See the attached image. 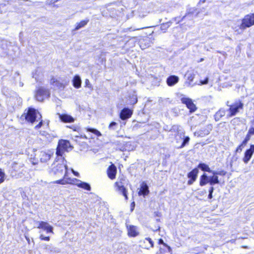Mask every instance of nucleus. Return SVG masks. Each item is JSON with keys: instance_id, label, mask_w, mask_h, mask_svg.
I'll return each instance as SVG.
<instances>
[{"instance_id": "72a5a7b5", "label": "nucleus", "mask_w": 254, "mask_h": 254, "mask_svg": "<svg viewBox=\"0 0 254 254\" xmlns=\"http://www.w3.org/2000/svg\"><path fill=\"white\" fill-rule=\"evenodd\" d=\"M144 242H146L148 243L149 246L148 248H152L154 246V243L153 241L152 240V239L150 238H146L144 240Z\"/></svg>"}, {"instance_id": "5fc2aeb1", "label": "nucleus", "mask_w": 254, "mask_h": 254, "mask_svg": "<svg viewBox=\"0 0 254 254\" xmlns=\"http://www.w3.org/2000/svg\"><path fill=\"white\" fill-rule=\"evenodd\" d=\"M208 198L209 199H211L212 198V193H209L208 195Z\"/></svg>"}, {"instance_id": "49530a36", "label": "nucleus", "mask_w": 254, "mask_h": 254, "mask_svg": "<svg viewBox=\"0 0 254 254\" xmlns=\"http://www.w3.org/2000/svg\"><path fill=\"white\" fill-rule=\"evenodd\" d=\"M252 136V135H251L250 134H249L248 132H247L244 139H245V140H247V141L249 142V141L251 139Z\"/></svg>"}, {"instance_id": "9d476101", "label": "nucleus", "mask_w": 254, "mask_h": 254, "mask_svg": "<svg viewBox=\"0 0 254 254\" xmlns=\"http://www.w3.org/2000/svg\"><path fill=\"white\" fill-rule=\"evenodd\" d=\"M114 187L116 188V190L120 192L124 196L125 200H127L128 199V191L124 185H122L121 182H115Z\"/></svg>"}, {"instance_id": "423d86ee", "label": "nucleus", "mask_w": 254, "mask_h": 254, "mask_svg": "<svg viewBox=\"0 0 254 254\" xmlns=\"http://www.w3.org/2000/svg\"><path fill=\"white\" fill-rule=\"evenodd\" d=\"M50 96V92L49 89L43 87H38L35 92V99L39 102H43L44 100Z\"/></svg>"}, {"instance_id": "f03ea898", "label": "nucleus", "mask_w": 254, "mask_h": 254, "mask_svg": "<svg viewBox=\"0 0 254 254\" xmlns=\"http://www.w3.org/2000/svg\"><path fill=\"white\" fill-rule=\"evenodd\" d=\"M39 114L41 113L36 109L29 107L25 110L21 118L24 117L26 121L33 124L36 121V118L39 117Z\"/></svg>"}, {"instance_id": "ddd939ff", "label": "nucleus", "mask_w": 254, "mask_h": 254, "mask_svg": "<svg viewBox=\"0 0 254 254\" xmlns=\"http://www.w3.org/2000/svg\"><path fill=\"white\" fill-rule=\"evenodd\" d=\"M133 111L132 110L128 108H124L120 113V118L122 120L128 119L131 117Z\"/></svg>"}, {"instance_id": "052dcab7", "label": "nucleus", "mask_w": 254, "mask_h": 254, "mask_svg": "<svg viewBox=\"0 0 254 254\" xmlns=\"http://www.w3.org/2000/svg\"><path fill=\"white\" fill-rule=\"evenodd\" d=\"M88 82H89V80L88 79H86V80H85L86 84L88 83Z\"/></svg>"}, {"instance_id": "864d4df0", "label": "nucleus", "mask_w": 254, "mask_h": 254, "mask_svg": "<svg viewBox=\"0 0 254 254\" xmlns=\"http://www.w3.org/2000/svg\"><path fill=\"white\" fill-rule=\"evenodd\" d=\"M72 173L75 176L78 177L79 176V173L77 172L74 171L73 170H72Z\"/></svg>"}, {"instance_id": "a878e982", "label": "nucleus", "mask_w": 254, "mask_h": 254, "mask_svg": "<svg viewBox=\"0 0 254 254\" xmlns=\"http://www.w3.org/2000/svg\"><path fill=\"white\" fill-rule=\"evenodd\" d=\"M86 130L88 132H92V133L94 134L97 137H99L102 135L101 133L99 130L96 129V128L87 127L86 128Z\"/></svg>"}, {"instance_id": "4468645a", "label": "nucleus", "mask_w": 254, "mask_h": 254, "mask_svg": "<svg viewBox=\"0 0 254 254\" xmlns=\"http://www.w3.org/2000/svg\"><path fill=\"white\" fill-rule=\"evenodd\" d=\"M117 173V167L114 164H111L107 170V174L108 178L111 180L115 179L116 177Z\"/></svg>"}, {"instance_id": "5701e85b", "label": "nucleus", "mask_w": 254, "mask_h": 254, "mask_svg": "<svg viewBox=\"0 0 254 254\" xmlns=\"http://www.w3.org/2000/svg\"><path fill=\"white\" fill-rule=\"evenodd\" d=\"M78 187L80 188H82L85 190H91V187L89 184L86 182H80L78 184H75Z\"/></svg>"}, {"instance_id": "58836bf2", "label": "nucleus", "mask_w": 254, "mask_h": 254, "mask_svg": "<svg viewBox=\"0 0 254 254\" xmlns=\"http://www.w3.org/2000/svg\"><path fill=\"white\" fill-rule=\"evenodd\" d=\"M244 147H243V146L241 145V144H240L236 148L235 152L236 153L241 152L242 151Z\"/></svg>"}, {"instance_id": "f257e3e1", "label": "nucleus", "mask_w": 254, "mask_h": 254, "mask_svg": "<svg viewBox=\"0 0 254 254\" xmlns=\"http://www.w3.org/2000/svg\"><path fill=\"white\" fill-rule=\"evenodd\" d=\"M197 168L204 172H208L213 175L209 177L205 173H203L199 178V185L201 187L204 186L207 184H209L211 186L218 184L219 183L218 175L224 176L227 174L224 170L218 172L213 171L209 166L204 163H199L197 165Z\"/></svg>"}, {"instance_id": "3c124183", "label": "nucleus", "mask_w": 254, "mask_h": 254, "mask_svg": "<svg viewBox=\"0 0 254 254\" xmlns=\"http://www.w3.org/2000/svg\"><path fill=\"white\" fill-rule=\"evenodd\" d=\"M214 188L213 187H210L209 188V190H208V191H209V193H213V192L214 191Z\"/></svg>"}, {"instance_id": "dca6fc26", "label": "nucleus", "mask_w": 254, "mask_h": 254, "mask_svg": "<svg viewBox=\"0 0 254 254\" xmlns=\"http://www.w3.org/2000/svg\"><path fill=\"white\" fill-rule=\"evenodd\" d=\"M59 119L61 122L64 123H71L75 121L74 118L66 114H60Z\"/></svg>"}, {"instance_id": "c756f323", "label": "nucleus", "mask_w": 254, "mask_h": 254, "mask_svg": "<svg viewBox=\"0 0 254 254\" xmlns=\"http://www.w3.org/2000/svg\"><path fill=\"white\" fill-rule=\"evenodd\" d=\"M39 123L35 127L36 129H39L43 125V121L42 120V116L41 114H39V117H38Z\"/></svg>"}, {"instance_id": "0e129e2a", "label": "nucleus", "mask_w": 254, "mask_h": 254, "mask_svg": "<svg viewBox=\"0 0 254 254\" xmlns=\"http://www.w3.org/2000/svg\"><path fill=\"white\" fill-rule=\"evenodd\" d=\"M137 99H135V103H136V102H137Z\"/></svg>"}, {"instance_id": "c85d7f7f", "label": "nucleus", "mask_w": 254, "mask_h": 254, "mask_svg": "<svg viewBox=\"0 0 254 254\" xmlns=\"http://www.w3.org/2000/svg\"><path fill=\"white\" fill-rule=\"evenodd\" d=\"M64 181L65 182V184H70V185H75V182L79 181L78 180L76 179H71L70 178H66L65 176V179H64Z\"/></svg>"}, {"instance_id": "4d7b16f0", "label": "nucleus", "mask_w": 254, "mask_h": 254, "mask_svg": "<svg viewBox=\"0 0 254 254\" xmlns=\"http://www.w3.org/2000/svg\"><path fill=\"white\" fill-rule=\"evenodd\" d=\"M209 133V131L208 130H207L206 132L204 133V134H208Z\"/></svg>"}, {"instance_id": "393cba45", "label": "nucleus", "mask_w": 254, "mask_h": 254, "mask_svg": "<svg viewBox=\"0 0 254 254\" xmlns=\"http://www.w3.org/2000/svg\"><path fill=\"white\" fill-rule=\"evenodd\" d=\"M171 249L170 246L164 243V244L160 247L159 251L161 253H165L166 252H170Z\"/></svg>"}, {"instance_id": "2eb2a0df", "label": "nucleus", "mask_w": 254, "mask_h": 254, "mask_svg": "<svg viewBox=\"0 0 254 254\" xmlns=\"http://www.w3.org/2000/svg\"><path fill=\"white\" fill-rule=\"evenodd\" d=\"M186 79L185 82L186 85L188 87H192L195 84L193 83V81L195 77V74L193 72L187 71L186 74Z\"/></svg>"}, {"instance_id": "412c9836", "label": "nucleus", "mask_w": 254, "mask_h": 254, "mask_svg": "<svg viewBox=\"0 0 254 254\" xmlns=\"http://www.w3.org/2000/svg\"><path fill=\"white\" fill-rule=\"evenodd\" d=\"M89 20L88 19H85L81 20L79 22L76 24L74 30L76 31L81 28L84 27L89 22Z\"/></svg>"}, {"instance_id": "39448f33", "label": "nucleus", "mask_w": 254, "mask_h": 254, "mask_svg": "<svg viewBox=\"0 0 254 254\" xmlns=\"http://www.w3.org/2000/svg\"><path fill=\"white\" fill-rule=\"evenodd\" d=\"M254 25V13H250L244 16L242 19V22L239 25L241 32L247 28Z\"/></svg>"}, {"instance_id": "09e8293b", "label": "nucleus", "mask_w": 254, "mask_h": 254, "mask_svg": "<svg viewBox=\"0 0 254 254\" xmlns=\"http://www.w3.org/2000/svg\"><path fill=\"white\" fill-rule=\"evenodd\" d=\"M248 141L247 140H245V139H244V140L242 141V142L240 143L242 146L243 147H245L247 144L248 143Z\"/></svg>"}, {"instance_id": "f3484780", "label": "nucleus", "mask_w": 254, "mask_h": 254, "mask_svg": "<svg viewBox=\"0 0 254 254\" xmlns=\"http://www.w3.org/2000/svg\"><path fill=\"white\" fill-rule=\"evenodd\" d=\"M127 235L129 237H135L138 235L139 233L136 226L129 225L127 227Z\"/></svg>"}, {"instance_id": "f704fd0d", "label": "nucleus", "mask_w": 254, "mask_h": 254, "mask_svg": "<svg viewBox=\"0 0 254 254\" xmlns=\"http://www.w3.org/2000/svg\"><path fill=\"white\" fill-rule=\"evenodd\" d=\"M59 82L55 77L52 76L50 79V84L56 86V84Z\"/></svg>"}, {"instance_id": "a211bd4d", "label": "nucleus", "mask_w": 254, "mask_h": 254, "mask_svg": "<svg viewBox=\"0 0 254 254\" xmlns=\"http://www.w3.org/2000/svg\"><path fill=\"white\" fill-rule=\"evenodd\" d=\"M149 190L148 187L145 182H142L140 185V188L138 191V194L139 195L145 196L148 194Z\"/></svg>"}, {"instance_id": "a18cd8bd", "label": "nucleus", "mask_w": 254, "mask_h": 254, "mask_svg": "<svg viewBox=\"0 0 254 254\" xmlns=\"http://www.w3.org/2000/svg\"><path fill=\"white\" fill-rule=\"evenodd\" d=\"M208 83V78L206 77L203 80L200 81V85L206 84Z\"/></svg>"}, {"instance_id": "de8ad7c7", "label": "nucleus", "mask_w": 254, "mask_h": 254, "mask_svg": "<svg viewBox=\"0 0 254 254\" xmlns=\"http://www.w3.org/2000/svg\"><path fill=\"white\" fill-rule=\"evenodd\" d=\"M125 181V178L122 177L121 178H120L119 181H117L116 182H121L122 185H124Z\"/></svg>"}, {"instance_id": "4be33fe9", "label": "nucleus", "mask_w": 254, "mask_h": 254, "mask_svg": "<svg viewBox=\"0 0 254 254\" xmlns=\"http://www.w3.org/2000/svg\"><path fill=\"white\" fill-rule=\"evenodd\" d=\"M172 24L171 21L162 23L160 25V29L163 33H165L168 29L171 26Z\"/></svg>"}, {"instance_id": "bf43d9fd", "label": "nucleus", "mask_w": 254, "mask_h": 254, "mask_svg": "<svg viewBox=\"0 0 254 254\" xmlns=\"http://www.w3.org/2000/svg\"><path fill=\"white\" fill-rule=\"evenodd\" d=\"M156 221H157V222H160V218H157V219H156Z\"/></svg>"}, {"instance_id": "b1692460", "label": "nucleus", "mask_w": 254, "mask_h": 254, "mask_svg": "<svg viewBox=\"0 0 254 254\" xmlns=\"http://www.w3.org/2000/svg\"><path fill=\"white\" fill-rule=\"evenodd\" d=\"M207 247L205 246L203 247H196L192 249V253L194 254H199L204 252L206 250Z\"/></svg>"}, {"instance_id": "4c0bfd02", "label": "nucleus", "mask_w": 254, "mask_h": 254, "mask_svg": "<svg viewBox=\"0 0 254 254\" xmlns=\"http://www.w3.org/2000/svg\"><path fill=\"white\" fill-rule=\"evenodd\" d=\"M54 183L61 185H66L64 177L62 179L56 181L55 182H54Z\"/></svg>"}, {"instance_id": "c9c22d12", "label": "nucleus", "mask_w": 254, "mask_h": 254, "mask_svg": "<svg viewBox=\"0 0 254 254\" xmlns=\"http://www.w3.org/2000/svg\"><path fill=\"white\" fill-rule=\"evenodd\" d=\"M117 126V123L115 122H112L110 123L108 126V128L110 129H115V127Z\"/></svg>"}, {"instance_id": "37998d69", "label": "nucleus", "mask_w": 254, "mask_h": 254, "mask_svg": "<svg viewBox=\"0 0 254 254\" xmlns=\"http://www.w3.org/2000/svg\"><path fill=\"white\" fill-rule=\"evenodd\" d=\"M225 111L223 110H219L217 112V114L220 117H222L224 116Z\"/></svg>"}, {"instance_id": "7ed1b4c3", "label": "nucleus", "mask_w": 254, "mask_h": 254, "mask_svg": "<svg viewBox=\"0 0 254 254\" xmlns=\"http://www.w3.org/2000/svg\"><path fill=\"white\" fill-rule=\"evenodd\" d=\"M72 148L73 147L71 146L69 140L61 139L59 141L56 154L58 156H62L65 152H68L69 149L71 150Z\"/></svg>"}, {"instance_id": "603ef678", "label": "nucleus", "mask_w": 254, "mask_h": 254, "mask_svg": "<svg viewBox=\"0 0 254 254\" xmlns=\"http://www.w3.org/2000/svg\"><path fill=\"white\" fill-rule=\"evenodd\" d=\"M158 244L159 245H162L163 244H164V242L163 240L162 239H159L158 240Z\"/></svg>"}, {"instance_id": "473e14b6", "label": "nucleus", "mask_w": 254, "mask_h": 254, "mask_svg": "<svg viewBox=\"0 0 254 254\" xmlns=\"http://www.w3.org/2000/svg\"><path fill=\"white\" fill-rule=\"evenodd\" d=\"M150 228L153 231H159L160 229V226L159 224H157L156 225H153L151 224L150 225Z\"/></svg>"}, {"instance_id": "6e6552de", "label": "nucleus", "mask_w": 254, "mask_h": 254, "mask_svg": "<svg viewBox=\"0 0 254 254\" xmlns=\"http://www.w3.org/2000/svg\"><path fill=\"white\" fill-rule=\"evenodd\" d=\"M181 100L182 103L185 104L188 109H189L190 113H193L196 111L197 107L191 99L188 97H183L181 98Z\"/></svg>"}, {"instance_id": "0eeeda50", "label": "nucleus", "mask_w": 254, "mask_h": 254, "mask_svg": "<svg viewBox=\"0 0 254 254\" xmlns=\"http://www.w3.org/2000/svg\"><path fill=\"white\" fill-rule=\"evenodd\" d=\"M67 166L64 161L57 163L51 170V172L55 175H63L64 173V178L67 175Z\"/></svg>"}, {"instance_id": "ea45409f", "label": "nucleus", "mask_w": 254, "mask_h": 254, "mask_svg": "<svg viewBox=\"0 0 254 254\" xmlns=\"http://www.w3.org/2000/svg\"><path fill=\"white\" fill-rule=\"evenodd\" d=\"M40 239L41 240H42V241H49L50 240V237L49 236H44L43 235H41L40 236Z\"/></svg>"}, {"instance_id": "e433bc0d", "label": "nucleus", "mask_w": 254, "mask_h": 254, "mask_svg": "<svg viewBox=\"0 0 254 254\" xmlns=\"http://www.w3.org/2000/svg\"><path fill=\"white\" fill-rule=\"evenodd\" d=\"M66 127L72 129L74 131H77L79 129V127H78L73 125L67 126Z\"/></svg>"}, {"instance_id": "8fccbe9b", "label": "nucleus", "mask_w": 254, "mask_h": 254, "mask_svg": "<svg viewBox=\"0 0 254 254\" xmlns=\"http://www.w3.org/2000/svg\"><path fill=\"white\" fill-rule=\"evenodd\" d=\"M134 207H135V202L134 201H133L131 203V204H130L131 211H132L134 209Z\"/></svg>"}, {"instance_id": "13d9d810", "label": "nucleus", "mask_w": 254, "mask_h": 254, "mask_svg": "<svg viewBox=\"0 0 254 254\" xmlns=\"http://www.w3.org/2000/svg\"><path fill=\"white\" fill-rule=\"evenodd\" d=\"M82 137L85 139H87V137L85 135L82 136Z\"/></svg>"}, {"instance_id": "2f4dec72", "label": "nucleus", "mask_w": 254, "mask_h": 254, "mask_svg": "<svg viewBox=\"0 0 254 254\" xmlns=\"http://www.w3.org/2000/svg\"><path fill=\"white\" fill-rule=\"evenodd\" d=\"M190 137L189 136H186L184 139V140L182 143V144L181 145V146L179 147L180 148H182L183 147H184L186 145V144H188L190 141Z\"/></svg>"}, {"instance_id": "bb28decb", "label": "nucleus", "mask_w": 254, "mask_h": 254, "mask_svg": "<svg viewBox=\"0 0 254 254\" xmlns=\"http://www.w3.org/2000/svg\"><path fill=\"white\" fill-rule=\"evenodd\" d=\"M51 154L47 153L46 152H41V161L43 162L47 161L50 159Z\"/></svg>"}, {"instance_id": "e2e57ef3", "label": "nucleus", "mask_w": 254, "mask_h": 254, "mask_svg": "<svg viewBox=\"0 0 254 254\" xmlns=\"http://www.w3.org/2000/svg\"><path fill=\"white\" fill-rule=\"evenodd\" d=\"M236 31H237L238 34H240V33H241V32H239L238 31V30H236Z\"/></svg>"}, {"instance_id": "a19ab883", "label": "nucleus", "mask_w": 254, "mask_h": 254, "mask_svg": "<svg viewBox=\"0 0 254 254\" xmlns=\"http://www.w3.org/2000/svg\"><path fill=\"white\" fill-rule=\"evenodd\" d=\"M56 86L59 89H64L65 85L64 83L60 82V81L56 84Z\"/></svg>"}, {"instance_id": "aec40b11", "label": "nucleus", "mask_w": 254, "mask_h": 254, "mask_svg": "<svg viewBox=\"0 0 254 254\" xmlns=\"http://www.w3.org/2000/svg\"><path fill=\"white\" fill-rule=\"evenodd\" d=\"M72 85L74 87L78 89L81 86V80L79 75H75L72 79Z\"/></svg>"}, {"instance_id": "c03bdc74", "label": "nucleus", "mask_w": 254, "mask_h": 254, "mask_svg": "<svg viewBox=\"0 0 254 254\" xmlns=\"http://www.w3.org/2000/svg\"><path fill=\"white\" fill-rule=\"evenodd\" d=\"M248 132L251 135H254V127H251Z\"/></svg>"}, {"instance_id": "6e6d98bb", "label": "nucleus", "mask_w": 254, "mask_h": 254, "mask_svg": "<svg viewBox=\"0 0 254 254\" xmlns=\"http://www.w3.org/2000/svg\"><path fill=\"white\" fill-rule=\"evenodd\" d=\"M241 247L243 248H244V249H248L249 248V247L247 246H242Z\"/></svg>"}, {"instance_id": "20e7f679", "label": "nucleus", "mask_w": 254, "mask_h": 254, "mask_svg": "<svg viewBox=\"0 0 254 254\" xmlns=\"http://www.w3.org/2000/svg\"><path fill=\"white\" fill-rule=\"evenodd\" d=\"M243 109L244 104L242 101L240 100L236 101L229 106V108L227 110L228 112V117H232L236 115L240 112V110H243Z\"/></svg>"}, {"instance_id": "680f3d73", "label": "nucleus", "mask_w": 254, "mask_h": 254, "mask_svg": "<svg viewBox=\"0 0 254 254\" xmlns=\"http://www.w3.org/2000/svg\"><path fill=\"white\" fill-rule=\"evenodd\" d=\"M177 18V17H175L174 18H173V20L175 21H176Z\"/></svg>"}, {"instance_id": "79ce46f5", "label": "nucleus", "mask_w": 254, "mask_h": 254, "mask_svg": "<svg viewBox=\"0 0 254 254\" xmlns=\"http://www.w3.org/2000/svg\"><path fill=\"white\" fill-rule=\"evenodd\" d=\"M154 217L160 218L162 217V213L159 211H155L154 212Z\"/></svg>"}, {"instance_id": "6ab92c4d", "label": "nucleus", "mask_w": 254, "mask_h": 254, "mask_svg": "<svg viewBox=\"0 0 254 254\" xmlns=\"http://www.w3.org/2000/svg\"><path fill=\"white\" fill-rule=\"evenodd\" d=\"M179 80L178 76L172 75L168 77L166 80V83L169 86H173L177 84Z\"/></svg>"}, {"instance_id": "1a4fd4ad", "label": "nucleus", "mask_w": 254, "mask_h": 254, "mask_svg": "<svg viewBox=\"0 0 254 254\" xmlns=\"http://www.w3.org/2000/svg\"><path fill=\"white\" fill-rule=\"evenodd\" d=\"M198 169L199 168L197 167L194 168L188 173L187 177L189 178V180L187 182V184L188 185H191L196 180L198 174Z\"/></svg>"}, {"instance_id": "7c9ffc66", "label": "nucleus", "mask_w": 254, "mask_h": 254, "mask_svg": "<svg viewBox=\"0 0 254 254\" xmlns=\"http://www.w3.org/2000/svg\"><path fill=\"white\" fill-rule=\"evenodd\" d=\"M5 179V173L0 168V184L3 183Z\"/></svg>"}, {"instance_id": "f8f14e48", "label": "nucleus", "mask_w": 254, "mask_h": 254, "mask_svg": "<svg viewBox=\"0 0 254 254\" xmlns=\"http://www.w3.org/2000/svg\"><path fill=\"white\" fill-rule=\"evenodd\" d=\"M37 228L42 229L45 231L47 233H54L53 227L50 225L47 222L40 221L37 226Z\"/></svg>"}, {"instance_id": "cd10ccee", "label": "nucleus", "mask_w": 254, "mask_h": 254, "mask_svg": "<svg viewBox=\"0 0 254 254\" xmlns=\"http://www.w3.org/2000/svg\"><path fill=\"white\" fill-rule=\"evenodd\" d=\"M116 145L118 146V149L121 151H124L125 148V142H121L120 141H116L114 142Z\"/></svg>"}, {"instance_id": "9b49d317", "label": "nucleus", "mask_w": 254, "mask_h": 254, "mask_svg": "<svg viewBox=\"0 0 254 254\" xmlns=\"http://www.w3.org/2000/svg\"><path fill=\"white\" fill-rule=\"evenodd\" d=\"M254 153V144H250V147L247 149L244 154L243 161L245 164H248Z\"/></svg>"}]
</instances>
